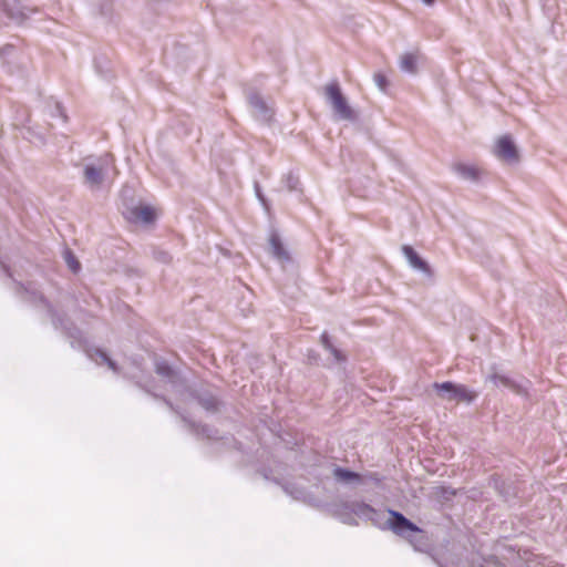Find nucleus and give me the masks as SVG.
Wrapping results in <instances>:
<instances>
[{"label": "nucleus", "mask_w": 567, "mask_h": 567, "mask_svg": "<svg viewBox=\"0 0 567 567\" xmlns=\"http://www.w3.org/2000/svg\"><path fill=\"white\" fill-rule=\"evenodd\" d=\"M333 353H334V355H336L337 358H339V352H338V350H333Z\"/></svg>", "instance_id": "obj_17"}, {"label": "nucleus", "mask_w": 567, "mask_h": 567, "mask_svg": "<svg viewBox=\"0 0 567 567\" xmlns=\"http://www.w3.org/2000/svg\"><path fill=\"white\" fill-rule=\"evenodd\" d=\"M334 476L343 482L360 481L361 478L360 474L340 467L334 470Z\"/></svg>", "instance_id": "obj_10"}, {"label": "nucleus", "mask_w": 567, "mask_h": 567, "mask_svg": "<svg viewBox=\"0 0 567 567\" xmlns=\"http://www.w3.org/2000/svg\"><path fill=\"white\" fill-rule=\"evenodd\" d=\"M426 4H432L433 0H423Z\"/></svg>", "instance_id": "obj_16"}, {"label": "nucleus", "mask_w": 567, "mask_h": 567, "mask_svg": "<svg viewBox=\"0 0 567 567\" xmlns=\"http://www.w3.org/2000/svg\"><path fill=\"white\" fill-rule=\"evenodd\" d=\"M493 154L508 164H515L519 161V152L511 135L499 136L495 141Z\"/></svg>", "instance_id": "obj_1"}, {"label": "nucleus", "mask_w": 567, "mask_h": 567, "mask_svg": "<svg viewBox=\"0 0 567 567\" xmlns=\"http://www.w3.org/2000/svg\"><path fill=\"white\" fill-rule=\"evenodd\" d=\"M65 261H66V265L69 266V268L73 272H78L80 270L81 265H80L79 260L73 256L72 252L68 251L65 254Z\"/></svg>", "instance_id": "obj_12"}, {"label": "nucleus", "mask_w": 567, "mask_h": 567, "mask_svg": "<svg viewBox=\"0 0 567 567\" xmlns=\"http://www.w3.org/2000/svg\"><path fill=\"white\" fill-rule=\"evenodd\" d=\"M324 91L336 113H338L342 118H351L352 110L342 95L338 83L328 84Z\"/></svg>", "instance_id": "obj_3"}, {"label": "nucleus", "mask_w": 567, "mask_h": 567, "mask_svg": "<svg viewBox=\"0 0 567 567\" xmlns=\"http://www.w3.org/2000/svg\"><path fill=\"white\" fill-rule=\"evenodd\" d=\"M454 171L462 177L476 181L482 175L483 171L476 165H468L464 163H457L454 165Z\"/></svg>", "instance_id": "obj_6"}, {"label": "nucleus", "mask_w": 567, "mask_h": 567, "mask_svg": "<svg viewBox=\"0 0 567 567\" xmlns=\"http://www.w3.org/2000/svg\"><path fill=\"white\" fill-rule=\"evenodd\" d=\"M374 79H375V81H377L378 85H379L382 90H384V89H385V85H386V79H385V76H384V75H382V74H375Z\"/></svg>", "instance_id": "obj_13"}, {"label": "nucleus", "mask_w": 567, "mask_h": 567, "mask_svg": "<svg viewBox=\"0 0 567 567\" xmlns=\"http://www.w3.org/2000/svg\"><path fill=\"white\" fill-rule=\"evenodd\" d=\"M104 171V165H101L100 167L86 166L84 171L86 182L91 185H99L102 182Z\"/></svg>", "instance_id": "obj_8"}, {"label": "nucleus", "mask_w": 567, "mask_h": 567, "mask_svg": "<svg viewBox=\"0 0 567 567\" xmlns=\"http://www.w3.org/2000/svg\"><path fill=\"white\" fill-rule=\"evenodd\" d=\"M322 341L323 343L327 346V347H330V344L328 343V338L326 334H322Z\"/></svg>", "instance_id": "obj_15"}, {"label": "nucleus", "mask_w": 567, "mask_h": 567, "mask_svg": "<svg viewBox=\"0 0 567 567\" xmlns=\"http://www.w3.org/2000/svg\"><path fill=\"white\" fill-rule=\"evenodd\" d=\"M270 245H271L274 254L278 258H287L288 257V254L285 250V248L282 246V243H281V240H280V238L278 236H272L270 238Z\"/></svg>", "instance_id": "obj_11"}, {"label": "nucleus", "mask_w": 567, "mask_h": 567, "mask_svg": "<svg viewBox=\"0 0 567 567\" xmlns=\"http://www.w3.org/2000/svg\"><path fill=\"white\" fill-rule=\"evenodd\" d=\"M417 55L415 53H405L401 56L400 65L401 69L414 73L416 71Z\"/></svg>", "instance_id": "obj_9"}, {"label": "nucleus", "mask_w": 567, "mask_h": 567, "mask_svg": "<svg viewBox=\"0 0 567 567\" xmlns=\"http://www.w3.org/2000/svg\"><path fill=\"white\" fill-rule=\"evenodd\" d=\"M103 163H104V165H105V166H109V165H110V166H113V158H112V156H109V155H107V156H105V157L103 158Z\"/></svg>", "instance_id": "obj_14"}, {"label": "nucleus", "mask_w": 567, "mask_h": 567, "mask_svg": "<svg viewBox=\"0 0 567 567\" xmlns=\"http://www.w3.org/2000/svg\"><path fill=\"white\" fill-rule=\"evenodd\" d=\"M402 250L404 256L408 258V260L414 268H417L423 271L429 270L426 262L420 258V256L411 246H403Z\"/></svg>", "instance_id": "obj_7"}, {"label": "nucleus", "mask_w": 567, "mask_h": 567, "mask_svg": "<svg viewBox=\"0 0 567 567\" xmlns=\"http://www.w3.org/2000/svg\"><path fill=\"white\" fill-rule=\"evenodd\" d=\"M390 518L388 525L393 533L399 536H403L405 532L420 533L421 529L404 517L401 513L395 511H389Z\"/></svg>", "instance_id": "obj_4"}, {"label": "nucleus", "mask_w": 567, "mask_h": 567, "mask_svg": "<svg viewBox=\"0 0 567 567\" xmlns=\"http://www.w3.org/2000/svg\"><path fill=\"white\" fill-rule=\"evenodd\" d=\"M434 389L441 393L445 392L444 396L449 401L471 402L476 398V393L468 390L465 385L454 384L452 382L434 383Z\"/></svg>", "instance_id": "obj_2"}, {"label": "nucleus", "mask_w": 567, "mask_h": 567, "mask_svg": "<svg viewBox=\"0 0 567 567\" xmlns=\"http://www.w3.org/2000/svg\"><path fill=\"white\" fill-rule=\"evenodd\" d=\"M131 218L135 221L152 223L155 217V210L150 206H137L131 209Z\"/></svg>", "instance_id": "obj_5"}]
</instances>
